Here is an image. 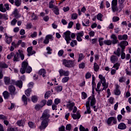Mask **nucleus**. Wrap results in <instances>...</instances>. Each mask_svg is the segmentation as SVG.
<instances>
[{
  "instance_id": "nucleus-1",
  "label": "nucleus",
  "mask_w": 131,
  "mask_h": 131,
  "mask_svg": "<svg viewBox=\"0 0 131 131\" xmlns=\"http://www.w3.org/2000/svg\"><path fill=\"white\" fill-rule=\"evenodd\" d=\"M50 114H49V111L48 110H45L40 118L41 120H42L41 125L39 127L40 129H46V128L48 125H49V122L50 121Z\"/></svg>"
},
{
  "instance_id": "nucleus-2",
  "label": "nucleus",
  "mask_w": 131,
  "mask_h": 131,
  "mask_svg": "<svg viewBox=\"0 0 131 131\" xmlns=\"http://www.w3.org/2000/svg\"><path fill=\"white\" fill-rule=\"evenodd\" d=\"M99 78L100 79V81L99 82L97 85V88L95 89L96 92L99 94L101 91H104L107 90L108 85L106 83V79L105 77H103L102 75H99Z\"/></svg>"
},
{
  "instance_id": "nucleus-3",
  "label": "nucleus",
  "mask_w": 131,
  "mask_h": 131,
  "mask_svg": "<svg viewBox=\"0 0 131 131\" xmlns=\"http://www.w3.org/2000/svg\"><path fill=\"white\" fill-rule=\"evenodd\" d=\"M90 103L91 106H94L96 104V98L94 95H92L88 99V101L86 102V110L84 112V114H91L92 111H91V107L90 106Z\"/></svg>"
},
{
  "instance_id": "nucleus-4",
  "label": "nucleus",
  "mask_w": 131,
  "mask_h": 131,
  "mask_svg": "<svg viewBox=\"0 0 131 131\" xmlns=\"http://www.w3.org/2000/svg\"><path fill=\"white\" fill-rule=\"evenodd\" d=\"M20 57L21 58V61L24 60L25 56L23 51L19 50L18 53L16 52V53L13 55V61L19 62V61H20Z\"/></svg>"
},
{
  "instance_id": "nucleus-5",
  "label": "nucleus",
  "mask_w": 131,
  "mask_h": 131,
  "mask_svg": "<svg viewBox=\"0 0 131 131\" xmlns=\"http://www.w3.org/2000/svg\"><path fill=\"white\" fill-rule=\"evenodd\" d=\"M62 64L65 66V67H67L68 68H70L73 66L74 62L73 61L71 60H67L64 59L62 60Z\"/></svg>"
},
{
  "instance_id": "nucleus-6",
  "label": "nucleus",
  "mask_w": 131,
  "mask_h": 131,
  "mask_svg": "<svg viewBox=\"0 0 131 131\" xmlns=\"http://www.w3.org/2000/svg\"><path fill=\"white\" fill-rule=\"evenodd\" d=\"M70 34L71 32L69 31L63 33V37H64L65 40L67 41V43H70V40H71V37H70Z\"/></svg>"
},
{
  "instance_id": "nucleus-7",
  "label": "nucleus",
  "mask_w": 131,
  "mask_h": 131,
  "mask_svg": "<svg viewBox=\"0 0 131 131\" xmlns=\"http://www.w3.org/2000/svg\"><path fill=\"white\" fill-rule=\"evenodd\" d=\"M27 66H28V62L26 61L23 62L21 64V68L20 69V72L21 73V74H24V73H25V72H26Z\"/></svg>"
},
{
  "instance_id": "nucleus-8",
  "label": "nucleus",
  "mask_w": 131,
  "mask_h": 131,
  "mask_svg": "<svg viewBox=\"0 0 131 131\" xmlns=\"http://www.w3.org/2000/svg\"><path fill=\"white\" fill-rule=\"evenodd\" d=\"M117 2L118 0H113L112 2V9L114 12L118 11V9L117 8Z\"/></svg>"
},
{
  "instance_id": "nucleus-9",
  "label": "nucleus",
  "mask_w": 131,
  "mask_h": 131,
  "mask_svg": "<svg viewBox=\"0 0 131 131\" xmlns=\"http://www.w3.org/2000/svg\"><path fill=\"white\" fill-rule=\"evenodd\" d=\"M58 72L60 77L69 76V71H64L63 69H60L59 70Z\"/></svg>"
},
{
  "instance_id": "nucleus-10",
  "label": "nucleus",
  "mask_w": 131,
  "mask_h": 131,
  "mask_svg": "<svg viewBox=\"0 0 131 131\" xmlns=\"http://www.w3.org/2000/svg\"><path fill=\"white\" fill-rule=\"evenodd\" d=\"M9 90L10 94L12 96H14L16 95V94H17V93L15 92L16 91V88H15V86L13 85H10L9 86Z\"/></svg>"
},
{
  "instance_id": "nucleus-11",
  "label": "nucleus",
  "mask_w": 131,
  "mask_h": 131,
  "mask_svg": "<svg viewBox=\"0 0 131 131\" xmlns=\"http://www.w3.org/2000/svg\"><path fill=\"white\" fill-rule=\"evenodd\" d=\"M128 45V42L127 41H122L120 43L118 44V46L121 48L122 50H125V47Z\"/></svg>"
},
{
  "instance_id": "nucleus-12",
  "label": "nucleus",
  "mask_w": 131,
  "mask_h": 131,
  "mask_svg": "<svg viewBox=\"0 0 131 131\" xmlns=\"http://www.w3.org/2000/svg\"><path fill=\"white\" fill-rule=\"evenodd\" d=\"M112 39V43L113 45H116V43H118V39H117V37L116 35L113 34L111 36Z\"/></svg>"
},
{
  "instance_id": "nucleus-13",
  "label": "nucleus",
  "mask_w": 131,
  "mask_h": 131,
  "mask_svg": "<svg viewBox=\"0 0 131 131\" xmlns=\"http://www.w3.org/2000/svg\"><path fill=\"white\" fill-rule=\"evenodd\" d=\"M50 39H52L53 40V35L51 34L47 35L46 36L45 39L44 40V43H45L46 45H48V43L50 42Z\"/></svg>"
},
{
  "instance_id": "nucleus-14",
  "label": "nucleus",
  "mask_w": 131,
  "mask_h": 131,
  "mask_svg": "<svg viewBox=\"0 0 131 131\" xmlns=\"http://www.w3.org/2000/svg\"><path fill=\"white\" fill-rule=\"evenodd\" d=\"M27 52L28 56L29 57H30V56H32V55H34V54H35V51L32 50V47H28L27 49Z\"/></svg>"
},
{
  "instance_id": "nucleus-15",
  "label": "nucleus",
  "mask_w": 131,
  "mask_h": 131,
  "mask_svg": "<svg viewBox=\"0 0 131 131\" xmlns=\"http://www.w3.org/2000/svg\"><path fill=\"white\" fill-rule=\"evenodd\" d=\"M12 14H13V16H14L15 18L16 19H18V18H20V17H21V15L19 14V13H18V9H14L12 12Z\"/></svg>"
},
{
  "instance_id": "nucleus-16",
  "label": "nucleus",
  "mask_w": 131,
  "mask_h": 131,
  "mask_svg": "<svg viewBox=\"0 0 131 131\" xmlns=\"http://www.w3.org/2000/svg\"><path fill=\"white\" fill-rule=\"evenodd\" d=\"M5 38H6L5 41L8 45H10V43H11V42H12V41L13 40V39H12V37L8 36L7 34H5Z\"/></svg>"
},
{
  "instance_id": "nucleus-17",
  "label": "nucleus",
  "mask_w": 131,
  "mask_h": 131,
  "mask_svg": "<svg viewBox=\"0 0 131 131\" xmlns=\"http://www.w3.org/2000/svg\"><path fill=\"white\" fill-rule=\"evenodd\" d=\"M75 105V103L74 102L70 103L67 105V108L69 109V111L71 112V111H72V109H73V107H74Z\"/></svg>"
},
{
  "instance_id": "nucleus-18",
  "label": "nucleus",
  "mask_w": 131,
  "mask_h": 131,
  "mask_svg": "<svg viewBox=\"0 0 131 131\" xmlns=\"http://www.w3.org/2000/svg\"><path fill=\"white\" fill-rule=\"evenodd\" d=\"M119 129H125L126 128V125L124 123H121L118 126Z\"/></svg>"
},
{
  "instance_id": "nucleus-19",
  "label": "nucleus",
  "mask_w": 131,
  "mask_h": 131,
  "mask_svg": "<svg viewBox=\"0 0 131 131\" xmlns=\"http://www.w3.org/2000/svg\"><path fill=\"white\" fill-rule=\"evenodd\" d=\"M47 73V72L46 71V70L44 69H41L39 71V74L40 75H42V77H46V74Z\"/></svg>"
},
{
  "instance_id": "nucleus-20",
  "label": "nucleus",
  "mask_w": 131,
  "mask_h": 131,
  "mask_svg": "<svg viewBox=\"0 0 131 131\" xmlns=\"http://www.w3.org/2000/svg\"><path fill=\"white\" fill-rule=\"evenodd\" d=\"M111 61L112 63H116V62L118 61V57H117L116 56L113 55L111 57Z\"/></svg>"
},
{
  "instance_id": "nucleus-21",
  "label": "nucleus",
  "mask_w": 131,
  "mask_h": 131,
  "mask_svg": "<svg viewBox=\"0 0 131 131\" xmlns=\"http://www.w3.org/2000/svg\"><path fill=\"white\" fill-rule=\"evenodd\" d=\"M14 84L16 85L17 86H18L19 89H22V86L23 85V82H21V81H17L14 83Z\"/></svg>"
},
{
  "instance_id": "nucleus-22",
  "label": "nucleus",
  "mask_w": 131,
  "mask_h": 131,
  "mask_svg": "<svg viewBox=\"0 0 131 131\" xmlns=\"http://www.w3.org/2000/svg\"><path fill=\"white\" fill-rule=\"evenodd\" d=\"M72 117H73V119H79V118H80L81 116L80 114L77 112L76 114H72Z\"/></svg>"
},
{
  "instance_id": "nucleus-23",
  "label": "nucleus",
  "mask_w": 131,
  "mask_h": 131,
  "mask_svg": "<svg viewBox=\"0 0 131 131\" xmlns=\"http://www.w3.org/2000/svg\"><path fill=\"white\" fill-rule=\"evenodd\" d=\"M17 124L18 126H24L25 125V120H21L17 122Z\"/></svg>"
},
{
  "instance_id": "nucleus-24",
  "label": "nucleus",
  "mask_w": 131,
  "mask_h": 131,
  "mask_svg": "<svg viewBox=\"0 0 131 131\" xmlns=\"http://www.w3.org/2000/svg\"><path fill=\"white\" fill-rule=\"evenodd\" d=\"M52 11L55 14V15H59V8L57 6H55L54 8L52 9Z\"/></svg>"
},
{
  "instance_id": "nucleus-25",
  "label": "nucleus",
  "mask_w": 131,
  "mask_h": 131,
  "mask_svg": "<svg viewBox=\"0 0 131 131\" xmlns=\"http://www.w3.org/2000/svg\"><path fill=\"white\" fill-rule=\"evenodd\" d=\"M10 81H11V78L9 77H4V82L5 84H7V85L10 84Z\"/></svg>"
},
{
  "instance_id": "nucleus-26",
  "label": "nucleus",
  "mask_w": 131,
  "mask_h": 131,
  "mask_svg": "<svg viewBox=\"0 0 131 131\" xmlns=\"http://www.w3.org/2000/svg\"><path fill=\"white\" fill-rule=\"evenodd\" d=\"M0 11L2 13H6L7 12V9L4 7V4H0Z\"/></svg>"
},
{
  "instance_id": "nucleus-27",
  "label": "nucleus",
  "mask_w": 131,
  "mask_h": 131,
  "mask_svg": "<svg viewBox=\"0 0 131 131\" xmlns=\"http://www.w3.org/2000/svg\"><path fill=\"white\" fill-rule=\"evenodd\" d=\"M54 3H55V1H51L50 2H49V8L50 9H54V8H55V7H56V6L54 5Z\"/></svg>"
},
{
  "instance_id": "nucleus-28",
  "label": "nucleus",
  "mask_w": 131,
  "mask_h": 131,
  "mask_svg": "<svg viewBox=\"0 0 131 131\" xmlns=\"http://www.w3.org/2000/svg\"><path fill=\"white\" fill-rule=\"evenodd\" d=\"M30 93H31V89H28L25 91V94L27 97H30Z\"/></svg>"
},
{
  "instance_id": "nucleus-29",
  "label": "nucleus",
  "mask_w": 131,
  "mask_h": 131,
  "mask_svg": "<svg viewBox=\"0 0 131 131\" xmlns=\"http://www.w3.org/2000/svg\"><path fill=\"white\" fill-rule=\"evenodd\" d=\"M70 46L72 48H74L75 46H77V41L76 40H73L70 43Z\"/></svg>"
},
{
  "instance_id": "nucleus-30",
  "label": "nucleus",
  "mask_w": 131,
  "mask_h": 131,
  "mask_svg": "<svg viewBox=\"0 0 131 131\" xmlns=\"http://www.w3.org/2000/svg\"><path fill=\"white\" fill-rule=\"evenodd\" d=\"M0 19L8 20V15L6 14L0 13Z\"/></svg>"
},
{
  "instance_id": "nucleus-31",
  "label": "nucleus",
  "mask_w": 131,
  "mask_h": 131,
  "mask_svg": "<svg viewBox=\"0 0 131 131\" xmlns=\"http://www.w3.org/2000/svg\"><path fill=\"white\" fill-rule=\"evenodd\" d=\"M103 43L106 46H111L112 45V41L111 40H105L103 41Z\"/></svg>"
},
{
  "instance_id": "nucleus-32",
  "label": "nucleus",
  "mask_w": 131,
  "mask_h": 131,
  "mask_svg": "<svg viewBox=\"0 0 131 131\" xmlns=\"http://www.w3.org/2000/svg\"><path fill=\"white\" fill-rule=\"evenodd\" d=\"M84 59V55L82 53H80L79 54V58L78 59V62H80L82 60Z\"/></svg>"
},
{
  "instance_id": "nucleus-33",
  "label": "nucleus",
  "mask_w": 131,
  "mask_h": 131,
  "mask_svg": "<svg viewBox=\"0 0 131 131\" xmlns=\"http://www.w3.org/2000/svg\"><path fill=\"white\" fill-rule=\"evenodd\" d=\"M22 101L24 102L25 105H27V97L25 95H23Z\"/></svg>"
},
{
  "instance_id": "nucleus-34",
  "label": "nucleus",
  "mask_w": 131,
  "mask_h": 131,
  "mask_svg": "<svg viewBox=\"0 0 131 131\" xmlns=\"http://www.w3.org/2000/svg\"><path fill=\"white\" fill-rule=\"evenodd\" d=\"M41 108L42 107L40 104H37L35 105V110H36V111H39Z\"/></svg>"
},
{
  "instance_id": "nucleus-35",
  "label": "nucleus",
  "mask_w": 131,
  "mask_h": 131,
  "mask_svg": "<svg viewBox=\"0 0 131 131\" xmlns=\"http://www.w3.org/2000/svg\"><path fill=\"white\" fill-rule=\"evenodd\" d=\"M115 121V120L114 119V117H111L107 119V124H111L112 123V121Z\"/></svg>"
},
{
  "instance_id": "nucleus-36",
  "label": "nucleus",
  "mask_w": 131,
  "mask_h": 131,
  "mask_svg": "<svg viewBox=\"0 0 131 131\" xmlns=\"http://www.w3.org/2000/svg\"><path fill=\"white\" fill-rule=\"evenodd\" d=\"M66 130L70 131L72 129V125L71 124H68L66 126Z\"/></svg>"
},
{
  "instance_id": "nucleus-37",
  "label": "nucleus",
  "mask_w": 131,
  "mask_h": 131,
  "mask_svg": "<svg viewBox=\"0 0 131 131\" xmlns=\"http://www.w3.org/2000/svg\"><path fill=\"white\" fill-rule=\"evenodd\" d=\"M8 66L5 62L0 63V68H8Z\"/></svg>"
},
{
  "instance_id": "nucleus-38",
  "label": "nucleus",
  "mask_w": 131,
  "mask_h": 131,
  "mask_svg": "<svg viewBox=\"0 0 131 131\" xmlns=\"http://www.w3.org/2000/svg\"><path fill=\"white\" fill-rule=\"evenodd\" d=\"M103 40H104V38L100 37L98 39V41L99 42V45L102 47V46L104 45V42H103Z\"/></svg>"
},
{
  "instance_id": "nucleus-39",
  "label": "nucleus",
  "mask_w": 131,
  "mask_h": 131,
  "mask_svg": "<svg viewBox=\"0 0 131 131\" xmlns=\"http://www.w3.org/2000/svg\"><path fill=\"white\" fill-rule=\"evenodd\" d=\"M115 55H117L118 57H120V48H118L116 51H115L114 52Z\"/></svg>"
},
{
  "instance_id": "nucleus-40",
  "label": "nucleus",
  "mask_w": 131,
  "mask_h": 131,
  "mask_svg": "<svg viewBox=\"0 0 131 131\" xmlns=\"http://www.w3.org/2000/svg\"><path fill=\"white\" fill-rule=\"evenodd\" d=\"M3 96L5 99H8L9 98V94L7 91H5L3 93Z\"/></svg>"
},
{
  "instance_id": "nucleus-41",
  "label": "nucleus",
  "mask_w": 131,
  "mask_h": 131,
  "mask_svg": "<svg viewBox=\"0 0 131 131\" xmlns=\"http://www.w3.org/2000/svg\"><path fill=\"white\" fill-rule=\"evenodd\" d=\"M94 71H96V72H97V71H98V70H99V69H100V67H99V65H98V64H97V63H94Z\"/></svg>"
},
{
  "instance_id": "nucleus-42",
  "label": "nucleus",
  "mask_w": 131,
  "mask_h": 131,
  "mask_svg": "<svg viewBox=\"0 0 131 131\" xmlns=\"http://www.w3.org/2000/svg\"><path fill=\"white\" fill-rule=\"evenodd\" d=\"M119 66H120V63L117 62L114 65L113 68H115L116 70H118L119 69Z\"/></svg>"
},
{
  "instance_id": "nucleus-43",
  "label": "nucleus",
  "mask_w": 131,
  "mask_h": 131,
  "mask_svg": "<svg viewBox=\"0 0 131 131\" xmlns=\"http://www.w3.org/2000/svg\"><path fill=\"white\" fill-rule=\"evenodd\" d=\"M28 125L31 128H35V124H34L32 122H29L28 123Z\"/></svg>"
},
{
  "instance_id": "nucleus-44",
  "label": "nucleus",
  "mask_w": 131,
  "mask_h": 131,
  "mask_svg": "<svg viewBox=\"0 0 131 131\" xmlns=\"http://www.w3.org/2000/svg\"><path fill=\"white\" fill-rule=\"evenodd\" d=\"M55 90L56 92H62V90H63V87L62 86H57L56 87Z\"/></svg>"
},
{
  "instance_id": "nucleus-45",
  "label": "nucleus",
  "mask_w": 131,
  "mask_h": 131,
  "mask_svg": "<svg viewBox=\"0 0 131 131\" xmlns=\"http://www.w3.org/2000/svg\"><path fill=\"white\" fill-rule=\"evenodd\" d=\"M103 18V14L101 13H98L97 15V19L99 20V21H103V19L102 18Z\"/></svg>"
},
{
  "instance_id": "nucleus-46",
  "label": "nucleus",
  "mask_w": 131,
  "mask_h": 131,
  "mask_svg": "<svg viewBox=\"0 0 131 131\" xmlns=\"http://www.w3.org/2000/svg\"><path fill=\"white\" fill-rule=\"evenodd\" d=\"M68 80H69V77H64L62 79L61 81L63 83H65V82H67Z\"/></svg>"
},
{
  "instance_id": "nucleus-47",
  "label": "nucleus",
  "mask_w": 131,
  "mask_h": 131,
  "mask_svg": "<svg viewBox=\"0 0 131 131\" xmlns=\"http://www.w3.org/2000/svg\"><path fill=\"white\" fill-rule=\"evenodd\" d=\"M79 130L80 131H89L88 128H84L82 125H80Z\"/></svg>"
},
{
  "instance_id": "nucleus-48",
  "label": "nucleus",
  "mask_w": 131,
  "mask_h": 131,
  "mask_svg": "<svg viewBox=\"0 0 131 131\" xmlns=\"http://www.w3.org/2000/svg\"><path fill=\"white\" fill-rule=\"evenodd\" d=\"M85 77L86 79H89L92 77V74L90 72H87L86 74L85 75Z\"/></svg>"
},
{
  "instance_id": "nucleus-49",
  "label": "nucleus",
  "mask_w": 131,
  "mask_h": 131,
  "mask_svg": "<svg viewBox=\"0 0 131 131\" xmlns=\"http://www.w3.org/2000/svg\"><path fill=\"white\" fill-rule=\"evenodd\" d=\"M14 4L16 7H19L21 5V0H15Z\"/></svg>"
},
{
  "instance_id": "nucleus-50",
  "label": "nucleus",
  "mask_w": 131,
  "mask_h": 131,
  "mask_svg": "<svg viewBox=\"0 0 131 131\" xmlns=\"http://www.w3.org/2000/svg\"><path fill=\"white\" fill-rule=\"evenodd\" d=\"M51 91H48L46 93L45 95V98L48 99L50 96H51Z\"/></svg>"
},
{
  "instance_id": "nucleus-51",
  "label": "nucleus",
  "mask_w": 131,
  "mask_h": 131,
  "mask_svg": "<svg viewBox=\"0 0 131 131\" xmlns=\"http://www.w3.org/2000/svg\"><path fill=\"white\" fill-rule=\"evenodd\" d=\"M32 101L33 103H36V102H37V96H32Z\"/></svg>"
},
{
  "instance_id": "nucleus-52",
  "label": "nucleus",
  "mask_w": 131,
  "mask_h": 131,
  "mask_svg": "<svg viewBox=\"0 0 131 131\" xmlns=\"http://www.w3.org/2000/svg\"><path fill=\"white\" fill-rule=\"evenodd\" d=\"M64 54V50H60L58 52V55L59 57H62Z\"/></svg>"
},
{
  "instance_id": "nucleus-53",
  "label": "nucleus",
  "mask_w": 131,
  "mask_h": 131,
  "mask_svg": "<svg viewBox=\"0 0 131 131\" xmlns=\"http://www.w3.org/2000/svg\"><path fill=\"white\" fill-rule=\"evenodd\" d=\"M77 36H79L80 37H82V36H83V35H84V33L83 32V31H81L79 33H77L76 34Z\"/></svg>"
},
{
  "instance_id": "nucleus-54",
  "label": "nucleus",
  "mask_w": 131,
  "mask_h": 131,
  "mask_svg": "<svg viewBox=\"0 0 131 131\" xmlns=\"http://www.w3.org/2000/svg\"><path fill=\"white\" fill-rule=\"evenodd\" d=\"M32 71V68L31 67L27 66V69H26V72L27 73H30Z\"/></svg>"
},
{
  "instance_id": "nucleus-55",
  "label": "nucleus",
  "mask_w": 131,
  "mask_h": 131,
  "mask_svg": "<svg viewBox=\"0 0 131 131\" xmlns=\"http://www.w3.org/2000/svg\"><path fill=\"white\" fill-rule=\"evenodd\" d=\"M17 23V19L16 18H14L11 22V25L12 26H15L16 24Z\"/></svg>"
},
{
  "instance_id": "nucleus-56",
  "label": "nucleus",
  "mask_w": 131,
  "mask_h": 131,
  "mask_svg": "<svg viewBox=\"0 0 131 131\" xmlns=\"http://www.w3.org/2000/svg\"><path fill=\"white\" fill-rule=\"evenodd\" d=\"M14 54L15 53H14V52H11L10 54H9L7 56V59H8L9 60H10V59H12V58L14 57Z\"/></svg>"
},
{
  "instance_id": "nucleus-57",
  "label": "nucleus",
  "mask_w": 131,
  "mask_h": 131,
  "mask_svg": "<svg viewBox=\"0 0 131 131\" xmlns=\"http://www.w3.org/2000/svg\"><path fill=\"white\" fill-rule=\"evenodd\" d=\"M46 104H47V100H46L41 101L39 103V104L42 107H43V106L46 105Z\"/></svg>"
},
{
  "instance_id": "nucleus-58",
  "label": "nucleus",
  "mask_w": 131,
  "mask_h": 131,
  "mask_svg": "<svg viewBox=\"0 0 131 131\" xmlns=\"http://www.w3.org/2000/svg\"><path fill=\"white\" fill-rule=\"evenodd\" d=\"M124 50H121V59L125 58V53H124Z\"/></svg>"
},
{
  "instance_id": "nucleus-59",
  "label": "nucleus",
  "mask_w": 131,
  "mask_h": 131,
  "mask_svg": "<svg viewBox=\"0 0 131 131\" xmlns=\"http://www.w3.org/2000/svg\"><path fill=\"white\" fill-rule=\"evenodd\" d=\"M77 17L78 15L76 13H73L72 15V19H73V20H76V19H77Z\"/></svg>"
},
{
  "instance_id": "nucleus-60",
  "label": "nucleus",
  "mask_w": 131,
  "mask_h": 131,
  "mask_svg": "<svg viewBox=\"0 0 131 131\" xmlns=\"http://www.w3.org/2000/svg\"><path fill=\"white\" fill-rule=\"evenodd\" d=\"M115 95H116L117 96H119L120 95V90L119 89H115L114 91Z\"/></svg>"
},
{
  "instance_id": "nucleus-61",
  "label": "nucleus",
  "mask_w": 131,
  "mask_h": 131,
  "mask_svg": "<svg viewBox=\"0 0 131 131\" xmlns=\"http://www.w3.org/2000/svg\"><path fill=\"white\" fill-rule=\"evenodd\" d=\"M0 119H1L2 120H5L6 119H8V117L4 115H0Z\"/></svg>"
},
{
  "instance_id": "nucleus-62",
  "label": "nucleus",
  "mask_w": 131,
  "mask_h": 131,
  "mask_svg": "<svg viewBox=\"0 0 131 131\" xmlns=\"http://www.w3.org/2000/svg\"><path fill=\"white\" fill-rule=\"evenodd\" d=\"M47 53H48L49 55H51L52 54V51L53 50L51 49V47H48L47 48Z\"/></svg>"
},
{
  "instance_id": "nucleus-63",
  "label": "nucleus",
  "mask_w": 131,
  "mask_h": 131,
  "mask_svg": "<svg viewBox=\"0 0 131 131\" xmlns=\"http://www.w3.org/2000/svg\"><path fill=\"white\" fill-rule=\"evenodd\" d=\"M85 67V65L84 62H81V64L79 65V68L80 69H83Z\"/></svg>"
},
{
  "instance_id": "nucleus-64",
  "label": "nucleus",
  "mask_w": 131,
  "mask_h": 131,
  "mask_svg": "<svg viewBox=\"0 0 131 131\" xmlns=\"http://www.w3.org/2000/svg\"><path fill=\"white\" fill-rule=\"evenodd\" d=\"M117 21H119V18L118 16H114L113 17V22H117Z\"/></svg>"
}]
</instances>
